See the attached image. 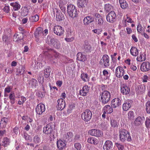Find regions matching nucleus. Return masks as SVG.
<instances>
[{
  "mask_svg": "<svg viewBox=\"0 0 150 150\" xmlns=\"http://www.w3.org/2000/svg\"><path fill=\"white\" fill-rule=\"evenodd\" d=\"M43 131L44 133L48 135L51 141L54 140L57 136V132L55 130L53 125L50 124H47L44 127Z\"/></svg>",
  "mask_w": 150,
  "mask_h": 150,
  "instance_id": "f257e3e1",
  "label": "nucleus"
},
{
  "mask_svg": "<svg viewBox=\"0 0 150 150\" xmlns=\"http://www.w3.org/2000/svg\"><path fill=\"white\" fill-rule=\"evenodd\" d=\"M67 13L69 16L72 18L77 17L78 13L75 6L73 5L70 4L67 6Z\"/></svg>",
  "mask_w": 150,
  "mask_h": 150,
  "instance_id": "f03ea898",
  "label": "nucleus"
},
{
  "mask_svg": "<svg viewBox=\"0 0 150 150\" xmlns=\"http://www.w3.org/2000/svg\"><path fill=\"white\" fill-rule=\"evenodd\" d=\"M100 101L104 104L109 102L111 98L110 94L107 91H104L100 94Z\"/></svg>",
  "mask_w": 150,
  "mask_h": 150,
  "instance_id": "7ed1b4c3",
  "label": "nucleus"
},
{
  "mask_svg": "<svg viewBox=\"0 0 150 150\" xmlns=\"http://www.w3.org/2000/svg\"><path fill=\"white\" fill-rule=\"evenodd\" d=\"M119 136L120 139L122 142H124L125 140L130 141L132 140L129 133L125 129L122 130L120 132Z\"/></svg>",
  "mask_w": 150,
  "mask_h": 150,
  "instance_id": "20e7f679",
  "label": "nucleus"
},
{
  "mask_svg": "<svg viewBox=\"0 0 150 150\" xmlns=\"http://www.w3.org/2000/svg\"><path fill=\"white\" fill-rule=\"evenodd\" d=\"M92 116V113L88 109L86 110L81 114L82 119L86 121L90 120Z\"/></svg>",
  "mask_w": 150,
  "mask_h": 150,
  "instance_id": "39448f33",
  "label": "nucleus"
},
{
  "mask_svg": "<svg viewBox=\"0 0 150 150\" xmlns=\"http://www.w3.org/2000/svg\"><path fill=\"white\" fill-rule=\"evenodd\" d=\"M53 13L54 16H56V19L57 21L62 20L64 16L59 10L54 8L53 9Z\"/></svg>",
  "mask_w": 150,
  "mask_h": 150,
  "instance_id": "423d86ee",
  "label": "nucleus"
},
{
  "mask_svg": "<svg viewBox=\"0 0 150 150\" xmlns=\"http://www.w3.org/2000/svg\"><path fill=\"white\" fill-rule=\"evenodd\" d=\"M116 14L113 11H111L106 16L107 21L111 23H112L114 22L116 20Z\"/></svg>",
  "mask_w": 150,
  "mask_h": 150,
  "instance_id": "0eeeda50",
  "label": "nucleus"
},
{
  "mask_svg": "<svg viewBox=\"0 0 150 150\" xmlns=\"http://www.w3.org/2000/svg\"><path fill=\"white\" fill-rule=\"evenodd\" d=\"M100 63V64L103 65L105 67H108L110 65L109 56L106 54L103 55Z\"/></svg>",
  "mask_w": 150,
  "mask_h": 150,
  "instance_id": "6e6552de",
  "label": "nucleus"
},
{
  "mask_svg": "<svg viewBox=\"0 0 150 150\" xmlns=\"http://www.w3.org/2000/svg\"><path fill=\"white\" fill-rule=\"evenodd\" d=\"M125 73V71L122 67L118 66L115 69V75L117 77H121Z\"/></svg>",
  "mask_w": 150,
  "mask_h": 150,
  "instance_id": "1a4fd4ad",
  "label": "nucleus"
},
{
  "mask_svg": "<svg viewBox=\"0 0 150 150\" xmlns=\"http://www.w3.org/2000/svg\"><path fill=\"white\" fill-rule=\"evenodd\" d=\"M45 110V105L42 104H39L36 106L35 111L37 114L42 115Z\"/></svg>",
  "mask_w": 150,
  "mask_h": 150,
  "instance_id": "9d476101",
  "label": "nucleus"
},
{
  "mask_svg": "<svg viewBox=\"0 0 150 150\" xmlns=\"http://www.w3.org/2000/svg\"><path fill=\"white\" fill-rule=\"evenodd\" d=\"M89 134L92 135L96 137H100L103 135V132L98 129H92L88 132Z\"/></svg>",
  "mask_w": 150,
  "mask_h": 150,
  "instance_id": "9b49d317",
  "label": "nucleus"
},
{
  "mask_svg": "<svg viewBox=\"0 0 150 150\" xmlns=\"http://www.w3.org/2000/svg\"><path fill=\"white\" fill-rule=\"evenodd\" d=\"M121 92L123 95H127L130 92V88L125 84H123L120 87Z\"/></svg>",
  "mask_w": 150,
  "mask_h": 150,
  "instance_id": "f8f14e48",
  "label": "nucleus"
},
{
  "mask_svg": "<svg viewBox=\"0 0 150 150\" xmlns=\"http://www.w3.org/2000/svg\"><path fill=\"white\" fill-rule=\"evenodd\" d=\"M140 69L142 71H146L150 70V63L147 62H143L141 65Z\"/></svg>",
  "mask_w": 150,
  "mask_h": 150,
  "instance_id": "ddd939ff",
  "label": "nucleus"
},
{
  "mask_svg": "<svg viewBox=\"0 0 150 150\" xmlns=\"http://www.w3.org/2000/svg\"><path fill=\"white\" fill-rule=\"evenodd\" d=\"M54 33L56 35L61 36L64 33V30L62 27L59 25L54 26L53 28Z\"/></svg>",
  "mask_w": 150,
  "mask_h": 150,
  "instance_id": "4468645a",
  "label": "nucleus"
},
{
  "mask_svg": "<svg viewBox=\"0 0 150 150\" xmlns=\"http://www.w3.org/2000/svg\"><path fill=\"white\" fill-rule=\"evenodd\" d=\"M57 102V109L59 110H62L65 106L66 104L64 100L62 98H60L58 100Z\"/></svg>",
  "mask_w": 150,
  "mask_h": 150,
  "instance_id": "2eb2a0df",
  "label": "nucleus"
},
{
  "mask_svg": "<svg viewBox=\"0 0 150 150\" xmlns=\"http://www.w3.org/2000/svg\"><path fill=\"white\" fill-rule=\"evenodd\" d=\"M132 101L131 100H128L125 101L122 105V109L124 111L128 110L131 106Z\"/></svg>",
  "mask_w": 150,
  "mask_h": 150,
  "instance_id": "dca6fc26",
  "label": "nucleus"
},
{
  "mask_svg": "<svg viewBox=\"0 0 150 150\" xmlns=\"http://www.w3.org/2000/svg\"><path fill=\"white\" fill-rule=\"evenodd\" d=\"M90 87L86 85L83 86L81 89L80 90L79 93L82 96H85L89 92Z\"/></svg>",
  "mask_w": 150,
  "mask_h": 150,
  "instance_id": "f3484780",
  "label": "nucleus"
},
{
  "mask_svg": "<svg viewBox=\"0 0 150 150\" xmlns=\"http://www.w3.org/2000/svg\"><path fill=\"white\" fill-rule=\"evenodd\" d=\"M42 28L41 27L38 28L35 32L34 35L36 38H42Z\"/></svg>",
  "mask_w": 150,
  "mask_h": 150,
  "instance_id": "a211bd4d",
  "label": "nucleus"
},
{
  "mask_svg": "<svg viewBox=\"0 0 150 150\" xmlns=\"http://www.w3.org/2000/svg\"><path fill=\"white\" fill-rule=\"evenodd\" d=\"M121 100L119 98H115L111 101L112 106L113 108L119 107L121 105Z\"/></svg>",
  "mask_w": 150,
  "mask_h": 150,
  "instance_id": "6ab92c4d",
  "label": "nucleus"
},
{
  "mask_svg": "<svg viewBox=\"0 0 150 150\" xmlns=\"http://www.w3.org/2000/svg\"><path fill=\"white\" fill-rule=\"evenodd\" d=\"M23 38V34L22 33H17L14 35V41L19 42Z\"/></svg>",
  "mask_w": 150,
  "mask_h": 150,
  "instance_id": "aec40b11",
  "label": "nucleus"
},
{
  "mask_svg": "<svg viewBox=\"0 0 150 150\" xmlns=\"http://www.w3.org/2000/svg\"><path fill=\"white\" fill-rule=\"evenodd\" d=\"M112 143L109 140L106 141L103 146V149L105 150H110L112 148Z\"/></svg>",
  "mask_w": 150,
  "mask_h": 150,
  "instance_id": "412c9836",
  "label": "nucleus"
},
{
  "mask_svg": "<svg viewBox=\"0 0 150 150\" xmlns=\"http://www.w3.org/2000/svg\"><path fill=\"white\" fill-rule=\"evenodd\" d=\"M145 118L144 117H138L134 121L135 125L137 126L141 125L144 122Z\"/></svg>",
  "mask_w": 150,
  "mask_h": 150,
  "instance_id": "4be33fe9",
  "label": "nucleus"
},
{
  "mask_svg": "<svg viewBox=\"0 0 150 150\" xmlns=\"http://www.w3.org/2000/svg\"><path fill=\"white\" fill-rule=\"evenodd\" d=\"M57 145L59 149L62 150L65 146L66 144L64 140H59L57 142Z\"/></svg>",
  "mask_w": 150,
  "mask_h": 150,
  "instance_id": "5701e85b",
  "label": "nucleus"
},
{
  "mask_svg": "<svg viewBox=\"0 0 150 150\" xmlns=\"http://www.w3.org/2000/svg\"><path fill=\"white\" fill-rule=\"evenodd\" d=\"M16 98L14 92L13 91L11 92L9 96V101L11 104L13 105L15 103Z\"/></svg>",
  "mask_w": 150,
  "mask_h": 150,
  "instance_id": "b1692460",
  "label": "nucleus"
},
{
  "mask_svg": "<svg viewBox=\"0 0 150 150\" xmlns=\"http://www.w3.org/2000/svg\"><path fill=\"white\" fill-rule=\"evenodd\" d=\"M86 0H77V5L79 8H83L86 4Z\"/></svg>",
  "mask_w": 150,
  "mask_h": 150,
  "instance_id": "393cba45",
  "label": "nucleus"
},
{
  "mask_svg": "<svg viewBox=\"0 0 150 150\" xmlns=\"http://www.w3.org/2000/svg\"><path fill=\"white\" fill-rule=\"evenodd\" d=\"M94 21V18L90 16H88L83 19V23L85 25H87Z\"/></svg>",
  "mask_w": 150,
  "mask_h": 150,
  "instance_id": "a878e982",
  "label": "nucleus"
},
{
  "mask_svg": "<svg viewBox=\"0 0 150 150\" xmlns=\"http://www.w3.org/2000/svg\"><path fill=\"white\" fill-rule=\"evenodd\" d=\"M130 52L131 54L133 56L136 57L138 55L139 51L137 47H132L130 50Z\"/></svg>",
  "mask_w": 150,
  "mask_h": 150,
  "instance_id": "bb28decb",
  "label": "nucleus"
},
{
  "mask_svg": "<svg viewBox=\"0 0 150 150\" xmlns=\"http://www.w3.org/2000/svg\"><path fill=\"white\" fill-rule=\"evenodd\" d=\"M104 112L107 113H110L113 111L112 108L109 105H106L103 108Z\"/></svg>",
  "mask_w": 150,
  "mask_h": 150,
  "instance_id": "cd10ccee",
  "label": "nucleus"
},
{
  "mask_svg": "<svg viewBox=\"0 0 150 150\" xmlns=\"http://www.w3.org/2000/svg\"><path fill=\"white\" fill-rule=\"evenodd\" d=\"M10 5L13 7V9L15 11L18 10L21 7V5L17 2L15 3H10Z\"/></svg>",
  "mask_w": 150,
  "mask_h": 150,
  "instance_id": "c85d7f7f",
  "label": "nucleus"
},
{
  "mask_svg": "<svg viewBox=\"0 0 150 150\" xmlns=\"http://www.w3.org/2000/svg\"><path fill=\"white\" fill-rule=\"evenodd\" d=\"M77 59L78 60L83 61L86 59V57L85 55L83 54L81 52H79L77 54Z\"/></svg>",
  "mask_w": 150,
  "mask_h": 150,
  "instance_id": "c756f323",
  "label": "nucleus"
},
{
  "mask_svg": "<svg viewBox=\"0 0 150 150\" xmlns=\"http://www.w3.org/2000/svg\"><path fill=\"white\" fill-rule=\"evenodd\" d=\"M81 78L84 82H87L89 80V77L87 73H83L81 75Z\"/></svg>",
  "mask_w": 150,
  "mask_h": 150,
  "instance_id": "7c9ffc66",
  "label": "nucleus"
},
{
  "mask_svg": "<svg viewBox=\"0 0 150 150\" xmlns=\"http://www.w3.org/2000/svg\"><path fill=\"white\" fill-rule=\"evenodd\" d=\"M120 7L122 9H125L128 6L127 3L125 0H119Z\"/></svg>",
  "mask_w": 150,
  "mask_h": 150,
  "instance_id": "2f4dec72",
  "label": "nucleus"
},
{
  "mask_svg": "<svg viewBox=\"0 0 150 150\" xmlns=\"http://www.w3.org/2000/svg\"><path fill=\"white\" fill-rule=\"evenodd\" d=\"M146 59L145 55L142 53H140L139 56L137 58V60L139 62H143Z\"/></svg>",
  "mask_w": 150,
  "mask_h": 150,
  "instance_id": "473e14b6",
  "label": "nucleus"
},
{
  "mask_svg": "<svg viewBox=\"0 0 150 150\" xmlns=\"http://www.w3.org/2000/svg\"><path fill=\"white\" fill-rule=\"evenodd\" d=\"M84 51L86 52H90L92 51V47L90 45L88 44H85L84 45Z\"/></svg>",
  "mask_w": 150,
  "mask_h": 150,
  "instance_id": "72a5a7b5",
  "label": "nucleus"
},
{
  "mask_svg": "<svg viewBox=\"0 0 150 150\" xmlns=\"http://www.w3.org/2000/svg\"><path fill=\"white\" fill-rule=\"evenodd\" d=\"M103 73L105 79H109V77L110 76V73L109 71H108L106 69H104L103 70Z\"/></svg>",
  "mask_w": 150,
  "mask_h": 150,
  "instance_id": "f704fd0d",
  "label": "nucleus"
},
{
  "mask_svg": "<svg viewBox=\"0 0 150 150\" xmlns=\"http://www.w3.org/2000/svg\"><path fill=\"white\" fill-rule=\"evenodd\" d=\"M73 136V134L72 132H69L67 133V134H65V140L67 141L71 140V138Z\"/></svg>",
  "mask_w": 150,
  "mask_h": 150,
  "instance_id": "c9c22d12",
  "label": "nucleus"
},
{
  "mask_svg": "<svg viewBox=\"0 0 150 150\" xmlns=\"http://www.w3.org/2000/svg\"><path fill=\"white\" fill-rule=\"evenodd\" d=\"M9 140L7 137H4L2 141V145L4 147L6 146L9 145Z\"/></svg>",
  "mask_w": 150,
  "mask_h": 150,
  "instance_id": "e433bc0d",
  "label": "nucleus"
},
{
  "mask_svg": "<svg viewBox=\"0 0 150 150\" xmlns=\"http://www.w3.org/2000/svg\"><path fill=\"white\" fill-rule=\"evenodd\" d=\"M87 141L88 143L94 144H96L98 143L97 140L93 137L89 138Z\"/></svg>",
  "mask_w": 150,
  "mask_h": 150,
  "instance_id": "4c0bfd02",
  "label": "nucleus"
},
{
  "mask_svg": "<svg viewBox=\"0 0 150 150\" xmlns=\"http://www.w3.org/2000/svg\"><path fill=\"white\" fill-rule=\"evenodd\" d=\"M112 9V7L109 4H106L105 6V10L107 12L111 11Z\"/></svg>",
  "mask_w": 150,
  "mask_h": 150,
  "instance_id": "58836bf2",
  "label": "nucleus"
},
{
  "mask_svg": "<svg viewBox=\"0 0 150 150\" xmlns=\"http://www.w3.org/2000/svg\"><path fill=\"white\" fill-rule=\"evenodd\" d=\"M138 90L140 93L144 92L146 90L145 86L144 84L140 85L138 87Z\"/></svg>",
  "mask_w": 150,
  "mask_h": 150,
  "instance_id": "ea45409f",
  "label": "nucleus"
},
{
  "mask_svg": "<svg viewBox=\"0 0 150 150\" xmlns=\"http://www.w3.org/2000/svg\"><path fill=\"white\" fill-rule=\"evenodd\" d=\"M145 109L147 112L150 113V101H148L146 103Z\"/></svg>",
  "mask_w": 150,
  "mask_h": 150,
  "instance_id": "a19ab883",
  "label": "nucleus"
},
{
  "mask_svg": "<svg viewBox=\"0 0 150 150\" xmlns=\"http://www.w3.org/2000/svg\"><path fill=\"white\" fill-rule=\"evenodd\" d=\"M33 140L34 143L35 144L39 143L41 142V140L40 138L37 135L34 137Z\"/></svg>",
  "mask_w": 150,
  "mask_h": 150,
  "instance_id": "79ce46f5",
  "label": "nucleus"
},
{
  "mask_svg": "<svg viewBox=\"0 0 150 150\" xmlns=\"http://www.w3.org/2000/svg\"><path fill=\"white\" fill-rule=\"evenodd\" d=\"M31 21L32 22H36L39 19V16L37 14H36L31 16L30 18Z\"/></svg>",
  "mask_w": 150,
  "mask_h": 150,
  "instance_id": "37998d69",
  "label": "nucleus"
},
{
  "mask_svg": "<svg viewBox=\"0 0 150 150\" xmlns=\"http://www.w3.org/2000/svg\"><path fill=\"white\" fill-rule=\"evenodd\" d=\"M50 71L49 68H47L44 70V75L46 78H47L50 76Z\"/></svg>",
  "mask_w": 150,
  "mask_h": 150,
  "instance_id": "c03bdc74",
  "label": "nucleus"
},
{
  "mask_svg": "<svg viewBox=\"0 0 150 150\" xmlns=\"http://www.w3.org/2000/svg\"><path fill=\"white\" fill-rule=\"evenodd\" d=\"M134 112L132 111H130L128 113V117L129 119H133L134 118Z\"/></svg>",
  "mask_w": 150,
  "mask_h": 150,
  "instance_id": "a18cd8bd",
  "label": "nucleus"
},
{
  "mask_svg": "<svg viewBox=\"0 0 150 150\" xmlns=\"http://www.w3.org/2000/svg\"><path fill=\"white\" fill-rule=\"evenodd\" d=\"M96 22L97 25L98 26L102 25L103 23V20L102 18L98 19L96 20Z\"/></svg>",
  "mask_w": 150,
  "mask_h": 150,
  "instance_id": "49530a36",
  "label": "nucleus"
},
{
  "mask_svg": "<svg viewBox=\"0 0 150 150\" xmlns=\"http://www.w3.org/2000/svg\"><path fill=\"white\" fill-rule=\"evenodd\" d=\"M37 83V80L35 79H33L30 81L29 84L32 86H36Z\"/></svg>",
  "mask_w": 150,
  "mask_h": 150,
  "instance_id": "de8ad7c7",
  "label": "nucleus"
},
{
  "mask_svg": "<svg viewBox=\"0 0 150 150\" xmlns=\"http://www.w3.org/2000/svg\"><path fill=\"white\" fill-rule=\"evenodd\" d=\"M75 148L77 150H80L81 148V144L79 143H75L74 144Z\"/></svg>",
  "mask_w": 150,
  "mask_h": 150,
  "instance_id": "09e8293b",
  "label": "nucleus"
},
{
  "mask_svg": "<svg viewBox=\"0 0 150 150\" xmlns=\"http://www.w3.org/2000/svg\"><path fill=\"white\" fill-rule=\"evenodd\" d=\"M67 32V36L69 37V36L72 35L73 30L69 28L67 29L66 30Z\"/></svg>",
  "mask_w": 150,
  "mask_h": 150,
  "instance_id": "8fccbe9b",
  "label": "nucleus"
},
{
  "mask_svg": "<svg viewBox=\"0 0 150 150\" xmlns=\"http://www.w3.org/2000/svg\"><path fill=\"white\" fill-rule=\"evenodd\" d=\"M142 79L143 82H147L149 80V78L147 75H144L142 77Z\"/></svg>",
  "mask_w": 150,
  "mask_h": 150,
  "instance_id": "3c124183",
  "label": "nucleus"
},
{
  "mask_svg": "<svg viewBox=\"0 0 150 150\" xmlns=\"http://www.w3.org/2000/svg\"><path fill=\"white\" fill-rule=\"evenodd\" d=\"M115 145L117 147L119 150H123L124 149V146L119 143H116Z\"/></svg>",
  "mask_w": 150,
  "mask_h": 150,
  "instance_id": "603ef678",
  "label": "nucleus"
},
{
  "mask_svg": "<svg viewBox=\"0 0 150 150\" xmlns=\"http://www.w3.org/2000/svg\"><path fill=\"white\" fill-rule=\"evenodd\" d=\"M74 106L72 105H70L67 110V112L68 114L70 113L71 112V111L73 109Z\"/></svg>",
  "mask_w": 150,
  "mask_h": 150,
  "instance_id": "864d4df0",
  "label": "nucleus"
},
{
  "mask_svg": "<svg viewBox=\"0 0 150 150\" xmlns=\"http://www.w3.org/2000/svg\"><path fill=\"white\" fill-rule=\"evenodd\" d=\"M137 30L138 32L140 33L142 32V27L141 25L139 24L137 26Z\"/></svg>",
  "mask_w": 150,
  "mask_h": 150,
  "instance_id": "5fc2aeb1",
  "label": "nucleus"
},
{
  "mask_svg": "<svg viewBox=\"0 0 150 150\" xmlns=\"http://www.w3.org/2000/svg\"><path fill=\"white\" fill-rule=\"evenodd\" d=\"M145 124L147 127H150V119L146 118L145 122Z\"/></svg>",
  "mask_w": 150,
  "mask_h": 150,
  "instance_id": "6e6d98bb",
  "label": "nucleus"
},
{
  "mask_svg": "<svg viewBox=\"0 0 150 150\" xmlns=\"http://www.w3.org/2000/svg\"><path fill=\"white\" fill-rule=\"evenodd\" d=\"M111 124L112 126L113 127H115L117 125V122L114 120H111Z\"/></svg>",
  "mask_w": 150,
  "mask_h": 150,
  "instance_id": "4d7b16f0",
  "label": "nucleus"
},
{
  "mask_svg": "<svg viewBox=\"0 0 150 150\" xmlns=\"http://www.w3.org/2000/svg\"><path fill=\"white\" fill-rule=\"evenodd\" d=\"M7 119L6 118H3L1 119L0 124H3L4 125H5L6 123Z\"/></svg>",
  "mask_w": 150,
  "mask_h": 150,
  "instance_id": "13d9d810",
  "label": "nucleus"
},
{
  "mask_svg": "<svg viewBox=\"0 0 150 150\" xmlns=\"http://www.w3.org/2000/svg\"><path fill=\"white\" fill-rule=\"evenodd\" d=\"M3 10L6 13H8L10 10L9 6H6L4 7Z\"/></svg>",
  "mask_w": 150,
  "mask_h": 150,
  "instance_id": "bf43d9fd",
  "label": "nucleus"
},
{
  "mask_svg": "<svg viewBox=\"0 0 150 150\" xmlns=\"http://www.w3.org/2000/svg\"><path fill=\"white\" fill-rule=\"evenodd\" d=\"M116 62H113L111 64V66L110 67V69L114 71V68L116 66Z\"/></svg>",
  "mask_w": 150,
  "mask_h": 150,
  "instance_id": "052dcab7",
  "label": "nucleus"
},
{
  "mask_svg": "<svg viewBox=\"0 0 150 150\" xmlns=\"http://www.w3.org/2000/svg\"><path fill=\"white\" fill-rule=\"evenodd\" d=\"M127 19L128 20H127V19L125 20L124 21V24L125 23V25H126V21H127V22L128 23H131L133 21H132V19L130 18H129L128 16L127 17Z\"/></svg>",
  "mask_w": 150,
  "mask_h": 150,
  "instance_id": "680f3d73",
  "label": "nucleus"
},
{
  "mask_svg": "<svg viewBox=\"0 0 150 150\" xmlns=\"http://www.w3.org/2000/svg\"><path fill=\"white\" fill-rule=\"evenodd\" d=\"M92 32L95 33L99 35L101 31H100L99 29H96L93 30Z\"/></svg>",
  "mask_w": 150,
  "mask_h": 150,
  "instance_id": "e2e57ef3",
  "label": "nucleus"
},
{
  "mask_svg": "<svg viewBox=\"0 0 150 150\" xmlns=\"http://www.w3.org/2000/svg\"><path fill=\"white\" fill-rule=\"evenodd\" d=\"M11 91V88L9 86L7 87L6 88L4 89V92L5 93H9Z\"/></svg>",
  "mask_w": 150,
  "mask_h": 150,
  "instance_id": "0e129e2a",
  "label": "nucleus"
},
{
  "mask_svg": "<svg viewBox=\"0 0 150 150\" xmlns=\"http://www.w3.org/2000/svg\"><path fill=\"white\" fill-rule=\"evenodd\" d=\"M74 38L71 37L70 38H65V40L67 42H70L74 40Z\"/></svg>",
  "mask_w": 150,
  "mask_h": 150,
  "instance_id": "69168bd1",
  "label": "nucleus"
},
{
  "mask_svg": "<svg viewBox=\"0 0 150 150\" xmlns=\"http://www.w3.org/2000/svg\"><path fill=\"white\" fill-rule=\"evenodd\" d=\"M96 20L102 18L101 16L98 13H96L95 15Z\"/></svg>",
  "mask_w": 150,
  "mask_h": 150,
  "instance_id": "338daca9",
  "label": "nucleus"
},
{
  "mask_svg": "<svg viewBox=\"0 0 150 150\" xmlns=\"http://www.w3.org/2000/svg\"><path fill=\"white\" fill-rule=\"evenodd\" d=\"M51 45L53 46L57 44V42L55 41L54 39L52 38L50 40Z\"/></svg>",
  "mask_w": 150,
  "mask_h": 150,
  "instance_id": "774afa93",
  "label": "nucleus"
}]
</instances>
